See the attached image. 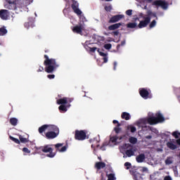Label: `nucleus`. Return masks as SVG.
Returning a JSON list of instances; mask_svg holds the SVG:
<instances>
[{"instance_id": "obj_16", "label": "nucleus", "mask_w": 180, "mask_h": 180, "mask_svg": "<svg viewBox=\"0 0 180 180\" xmlns=\"http://www.w3.org/2000/svg\"><path fill=\"white\" fill-rule=\"evenodd\" d=\"M64 146L63 143H56L55 145V148L56 150V151H59V153H64L65 151H67V146Z\"/></svg>"}, {"instance_id": "obj_35", "label": "nucleus", "mask_w": 180, "mask_h": 180, "mask_svg": "<svg viewBox=\"0 0 180 180\" xmlns=\"http://www.w3.org/2000/svg\"><path fill=\"white\" fill-rule=\"evenodd\" d=\"M10 140H11L12 141H13L14 143H15V144H20V141L12 136H9Z\"/></svg>"}, {"instance_id": "obj_34", "label": "nucleus", "mask_w": 180, "mask_h": 180, "mask_svg": "<svg viewBox=\"0 0 180 180\" xmlns=\"http://www.w3.org/2000/svg\"><path fill=\"white\" fill-rule=\"evenodd\" d=\"M166 165H171L174 161L172 160V158L171 157H167V159L165 161Z\"/></svg>"}, {"instance_id": "obj_23", "label": "nucleus", "mask_w": 180, "mask_h": 180, "mask_svg": "<svg viewBox=\"0 0 180 180\" xmlns=\"http://www.w3.org/2000/svg\"><path fill=\"white\" fill-rule=\"evenodd\" d=\"M58 105H67L68 103V98L63 97V98H60L57 100Z\"/></svg>"}, {"instance_id": "obj_36", "label": "nucleus", "mask_w": 180, "mask_h": 180, "mask_svg": "<svg viewBox=\"0 0 180 180\" xmlns=\"http://www.w3.org/2000/svg\"><path fill=\"white\" fill-rule=\"evenodd\" d=\"M106 175L108 176V179L109 180H116V177L115 176V174L111 173V174H108L106 173Z\"/></svg>"}, {"instance_id": "obj_8", "label": "nucleus", "mask_w": 180, "mask_h": 180, "mask_svg": "<svg viewBox=\"0 0 180 180\" xmlns=\"http://www.w3.org/2000/svg\"><path fill=\"white\" fill-rule=\"evenodd\" d=\"M153 6H160L162 9H168V2L162 0H156L152 3Z\"/></svg>"}, {"instance_id": "obj_26", "label": "nucleus", "mask_w": 180, "mask_h": 180, "mask_svg": "<svg viewBox=\"0 0 180 180\" xmlns=\"http://www.w3.org/2000/svg\"><path fill=\"white\" fill-rule=\"evenodd\" d=\"M8 33V30H6V27L3 26L0 28V36H5Z\"/></svg>"}, {"instance_id": "obj_59", "label": "nucleus", "mask_w": 180, "mask_h": 180, "mask_svg": "<svg viewBox=\"0 0 180 180\" xmlns=\"http://www.w3.org/2000/svg\"><path fill=\"white\" fill-rule=\"evenodd\" d=\"M148 2V4H151V2H153V0H146Z\"/></svg>"}, {"instance_id": "obj_29", "label": "nucleus", "mask_w": 180, "mask_h": 180, "mask_svg": "<svg viewBox=\"0 0 180 180\" xmlns=\"http://www.w3.org/2000/svg\"><path fill=\"white\" fill-rule=\"evenodd\" d=\"M122 139H123V137L122 136H112L110 139L111 143H116L117 141V140H122Z\"/></svg>"}, {"instance_id": "obj_7", "label": "nucleus", "mask_w": 180, "mask_h": 180, "mask_svg": "<svg viewBox=\"0 0 180 180\" xmlns=\"http://www.w3.org/2000/svg\"><path fill=\"white\" fill-rule=\"evenodd\" d=\"M86 130H75V139L79 141H84L86 139Z\"/></svg>"}, {"instance_id": "obj_62", "label": "nucleus", "mask_w": 180, "mask_h": 180, "mask_svg": "<svg viewBox=\"0 0 180 180\" xmlns=\"http://www.w3.org/2000/svg\"><path fill=\"white\" fill-rule=\"evenodd\" d=\"M177 98H178V99H180V96H178Z\"/></svg>"}, {"instance_id": "obj_3", "label": "nucleus", "mask_w": 180, "mask_h": 180, "mask_svg": "<svg viewBox=\"0 0 180 180\" xmlns=\"http://www.w3.org/2000/svg\"><path fill=\"white\" fill-rule=\"evenodd\" d=\"M151 16L156 18V20H158V17L155 13L148 11L147 12V16L143 17V20H141L138 25L139 29H143V27H147L149 23L151 22Z\"/></svg>"}, {"instance_id": "obj_39", "label": "nucleus", "mask_w": 180, "mask_h": 180, "mask_svg": "<svg viewBox=\"0 0 180 180\" xmlns=\"http://www.w3.org/2000/svg\"><path fill=\"white\" fill-rule=\"evenodd\" d=\"M97 51H98V53H99V55L101 56V57H107V56H108V53H105L101 51V49H98L97 50Z\"/></svg>"}, {"instance_id": "obj_13", "label": "nucleus", "mask_w": 180, "mask_h": 180, "mask_svg": "<svg viewBox=\"0 0 180 180\" xmlns=\"http://www.w3.org/2000/svg\"><path fill=\"white\" fill-rule=\"evenodd\" d=\"M123 18H124V15H120V14L116 15H113L108 20V23H110V24L116 23L117 22H119V20L123 19Z\"/></svg>"}, {"instance_id": "obj_52", "label": "nucleus", "mask_w": 180, "mask_h": 180, "mask_svg": "<svg viewBox=\"0 0 180 180\" xmlns=\"http://www.w3.org/2000/svg\"><path fill=\"white\" fill-rule=\"evenodd\" d=\"M113 65V70L114 71H116V67H117V62H114Z\"/></svg>"}, {"instance_id": "obj_32", "label": "nucleus", "mask_w": 180, "mask_h": 180, "mask_svg": "<svg viewBox=\"0 0 180 180\" xmlns=\"http://www.w3.org/2000/svg\"><path fill=\"white\" fill-rule=\"evenodd\" d=\"M10 123L12 126H16L18 124V119L15 117L11 118Z\"/></svg>"}, {"instance_id": "obj_10", "label": "nucleus", "mask_w": 180, "mask_h": 180, "mask_svg": "<svg viewBox=\"0 0 180 180\" xmlns=\"http://www.w3.org/2000/svg\"><path fill=\"white\" fill-rule=\"evenodd\" d=\"M120 26H123V22L112 24L108 26V27H106V25H103V28L105 29V30L113 31V30H117V29H119Z\"/></svg>"}, {"instance_id": "obj_11", "label": "nucleus", "mask_w": 180, "mask_h": 180, "mask_svg": "<svg viewBox=\"0 0 180 180\" xmlns=\"http://www.w3.org/2000/svg\"><path fill=\"white\" fill-rule=\"evenodd\" d=\"M9 11L6 9L0 10V18L2 20H8V19H9Z\"/></svg>"}, {"instance_id": "obj_24", "label": "nucleus", "mask_w": 180, "mask_h": 180, "mask_svg": "<svg viewBox=\"0 0 180 180\" xmlns=\"http://www.w3.org/2000/svg\"><path fill=\"white\" fill-rule=\"evenodd\" d=\"M122 119H124V120H130V114L129 112H124L121 115Z\"/></svg>"}, {"instance_id": "obj_51", "label": "nucleus", "mask_w": 180, "mask_h": 180, "mask_svg": "<svg viewBox=\"0 0 180 180\" xmlns=\"http://www.w3.org/2000/svg\"><path fill=\"white\" fill-rule=\"evenodd\" d=\"M164 180H172V178L171 176H165Z\"/></svg>"}, {"instance_id": "obj_22", "label": "nucleus", "mask_w": 180, "mask_h": 180, "mask_svg": "<svg viewBox=\"0 0 180 180\" xmlns=\"http://www.w3.org/2000/svg\"><path fill=\"white\" fill-rule=\"evenodd\" d=\"M106 167V164L103 162H97L95 164V168L96 169H102L103 168H105Z\"/></svg>"}, {"instance_id": "obj_6", "label": "nucleus", "mask_w": 180, "mask_h": 180, "mask_svg": "<svg viewBox=\"0 0 180 180\" xmlns=\"http://www.w3.org/2000/svg\"><path fill=\"white\" fill-rule=\"evenodd\" d=\"M136 151H137V149L133 147L131 144H129L127 149L124 150V152H122V154H124V158H127V157L130 158V157L134 156Z\"/></svg>"}, {"instance_id": "obj_63", "label": "nucleus", "mask_w": 180, "mask_h": 180, "mask_svg": "<svg viewBox=\"0 0 180 180\" xmlns=\"http://www.w3.org/2000/svg\"><path fill=\"white\" fill-rule=\"evenodd\" d=\"M136 20H139V18H136Z\"/></svg>"}, {"instance_id": "obj_9", "label": "nucleus", "mask_w": 180, "mask_h": 180, "mask_svg": "<svg viewBox=\"0 0 180 180\" xmlns=\"http://www.w3.org/2000/svg\"><path fill=\"white\" fill-rule=\"evenodd\" d=\"M79 4L76 1H73L72 4L71 5V8L72 11L77 15V16H80V15H82V11L79 8Z\"/></svg>"}, {"instance_id": "obj_57", "label": "nucleus", "mask_w": 180, "mask_h": 180, "mask_svg": "<svg viewBox=\"0 0 180 180\" xmlns=\"http://www.w3.org/2000/svg\"><path fill=\"white\" fill-rule=\"evenodd\" d=\"M146 139H148V140L153 139V136H151V135H148L146 136Z\"/></svg>"}, {"instance_id": "obj_5", "label": "nucleus", "mask_w": 180, "mask_h": 180, "mask_svg": "<svg viewBox=\"0 0 180 180\" xmlns=\"http://www.w3.org/2000/svg\"><path fill=\"white\" fill-rule=\"evenodd\" d=\"M53 145H45L44 146H40L39 148H36L37 150H41L42 153H49L46 154V157L49 158H54L56 157V153L53 152Z\"/></svg>"}, {"instance_id": "obj_21", "label": "nucleus", "mask_w": 180, "mask_h": 180, "mask_svg": "<svg viewBox=\"0 0 180 180\" xmlns=\"http://www.w3.org/2000/svg\"><path fill=\"white\" fill-rule=\"evenodd\" d=\"M148 123L153 126V124H157L158 121H157V118L155 117H148Z\"/></svg>"}, {"instance_id": "obj_43", "label": "nucleus", "mask_w": 180, "mask_h": 180, "mask_svg": "<svg viewBox=\"0 0 180 180\" xmlns=\"http://www.w3.org/2000/svg\"><path fill=\"white\" fill-rule=\"evenodd\" d=\"M119 34H120V32H119L118 30L110 32V34H112V36H114V37L119 36Z\"/></svg>"}, {"instance_id": "obj_41", "label": "nucleus", "mask_w": 180, "mask_h": 180, "mask_svg": "<svg viewBox=\"0 0 180 180\" xmlns=\"http://www.w3.org/2000/svg\"><path fill=\"white\" fill-rule=\"evenodd\" d=\"M104 49H105V50H110L112 49V44H105Z\"/></svg>"}, {"instance_id": "obj_12", "label": "nucleus", "mask_w": 180, "mask_h": 180, "mask_svg": "<svg viewBox=\"0 0 180 180\" xmlns=\"http://www.w3.org/2000/svg\"><path fill=\"white\" fill-rule=\"evenodd\" d=\"M147 123H148V118H142L136 122V126L138 127H142V129H146Z\"/></svg>"}, {"instance_id": "obj_44", "label": "nucleus", "mask_w": 180, "mask_h": 180, "mask_svg": "<svg viewBox=\"0 0 180 180\" xmlns=\"http://www.w3.org/2000/svg\"><path fill=\"white\" fill-rule=\"evenodd\" d=\"M124 167H127V169H130V167H131V163L126 162L124 163Z\"/></svg>"}, {"instance_id": "obj_4", "label": "nucleus", "mask_w": 180, "mask_h": 180, "mask_svg": "<svg viewBox=\"0 0 180 180\" xmlns=\"http://www.w3.org/2000/svg\"><path fill=\"white\" fill-rule=\"evenodd\" d=\"M49 130V131L45 134L46 139L48 140H53L60 134V129L56 125L52 124Z\"/></svg>"}, {"instance_id": "obj_19", "label": "nucleus", "mask_w": 180, "mask_h": 180, "mask_svg": "<svg viewBox=\"0 0 180 180\" xmlns=\"http://www.w3.org/2000/svg\"><path fill=\"white\" fill-rule=\"evenodd\" d=\"M155 116L156 122H158V123H162V122L165 120V118H164V116H162V114L160 112L156 113Z\"/></svg>"}, {"instance_id": "obj_15", "label": "nucleus", "mask_w": 180, "mask_h": 180, "mask_svg": "<svg viewBox=\"0 0 180 180\" xmlns=\"http://www.w3.org/2000/svg\"><path fill=\"white\" fill-rule=\"evenodd\" d=\"M139 94L141 98H143V99H148V95H150V92H148L147 89L143 88L139 89Z\"/></svg>"}, {"instance_id": "obj_31", "label": "nucleus", "mask_w": 180, "mask_h": 180, "mask_svg": "<svg viewBox=\"0 0 180 180\" xmlns=\"http://www.w3.org/2000/svg\"><path fill=\"white\" fill-rule=\"evenodd\" d=\"M19 139H20V143H29V139L27 138L23 137V136L22 135L19 136Z\"/></svg>"}, {"instance_id": "obj_20", "label": "nucleus", "mask_w": 180, "mask_h": 180, "mask_svg": "<svg viewBox=\"0 0 180 180\" xmlns=\"http://www.w3.org/2000/svg\"><path fill=\"white\" fill-rule=\"evenodd\" d=\"M145 160H146V155H144V153H141L139 155H137L136 158V162L139 163L144 162Z\"/></svg>"}, {"instance_id": "obj_56", "label": "nucleus", "mask_w": 180, "mask_h": 180, "mask_svg": "<svg viewBox=\"0 0 180 180\" xmlns=\"http://www.w3.org/2000/svg\"><path fill=\"white\" fill-rule=\"evenodd\" d=\"M176 144H178V146H180V138L179 139L176 140Z\"/></svg>"}, {"instance_id": "obj_28", "label": "nucleus", "mask_w": 180, "mask_h": 180, "mask_svg": "<svg viewBox=\"0 0 180 180\" xmlns=\"http://www.w3.org/2000/svg\"><path fill=\"white\" fill-rule=\"evenodd\" d=\"M70 105H60L59 107H58V109L60 110V112H67L68 110V108H70Z\"/></svg>"}, {"instance_id": "obj_60", "label": "nucleus", "mask_w": 180, "mask_h": 180, "mask_svg": "<svg viewBox=\"0 0 180 180\" xmlns=\"http://www.w3.org/2000/svg\"><path fill=\"white\" fill-rule=\"evenodd\" d=\"M30 4H32V2H33V0H28Z\"/></svg>"}, {"instance_id": "obj_14", "label": "nucleus", "mask_w": 180, "mask_h": 180, "mask_svg": "<svg viewBox=\"0 0 180 180\" xmlns=\"http://www.w3.org/2000/svg\"><path fill=\"white\" fill-rule=\"evenodd\" d=\"M73 33H77V34H81L82 30H84V25L82 24H79L72 29Z\"/></svg>"}, {"instance_id": "obj_64", "label": "nucleus", "mask_w": 180, "mask_h": 180, "mask_svg": "<svg viewBox=\"0 0 180 180\" xmlns=\"http://www.w3.org/2000/svg\"><path fill=\"white\" fill-rule=\"evenodd\" d=\"M94 145H91V148H94Z\"/></svg>"}, {"instance_id": "obj_40", "label": "nucleus", "mask_w": 180, "mask_h": 180, "mask_svg": "<svg viewBox=\"0 0 180 180\" xmlns=\"http://www.w3.org/2000/svg\"><path fill=\"white\" fill-rule=\"evenodd\" d=\"M105 11H106V12H111L112 11V5L110 6H105L104 7Z\"/></svg>"}, {"instance_id": "obj_27", "label": "nucleus", "mask_w": 180, "mask_h": 180, "mask_svg": "<svg viewBox=\"0 0 180 180\" xmlns=\"http://www.w3.org/2000/svg\"><path fill=\"white\" fill-rule=\"evenodd\" d=\"M127 27L128 29H136V27H138V25L136 22H129L127 24Z\"/></svg>"}, {"instance_id": "obj_45", "label": "nucleus", "mask_w": 180, "mask_h": 180, "mask_svg": "<svg viewBox=\"0 0 180 180\" xmlns=\"http://www.w3.org/2000/svg\"><path fill=\"white\" fill-rule=\"evenodd\" d=\"M124 44H126V41H122L120 44H118L117 46V50H119V49H120V46H124Z\"/></svg>"}, {"instance_id": "obj_49", "label": "nucleus", "mask_w": 180, "mask_h": 180, "mask_svg": "<svg viewBox=\"0 0 180 180\" xmlns=\"http://www.w3.org/2000/svg\"><path fill=\"white\" fill-rule=\"evenodd\" d=\"M37 71V72H43V71H44V68L39 66V69Z\"/></svg>"}, {"instance_id": "obj_50", "label": "nucleus", "mask_w": 180, "mask_h": 180, "mask_svg": "<svg viewBox=\"0 0 180 180\" xmlns=\"http://www.w3.org/2000/svg\"><path fill=\"white\" fill-rule=\"evenodd\" d=\"M96 47L90 48V51L91 53H95V51H96Z\"/></svg>"}, {"instance_id": "obj_42", "label": "nucleus", "mask_w": 180, "mask_h": 180, "mask_svg": "<svg viewBox=\"0 0 180 180\" xmlns=\"http://www.w3.org/2000/svg\"><path fill=\"white\" fill-rule=\"evenodd\" d=\"M172 136H174V138H176V139H179L180 133L178 132L177 131H174V132L172 133Z\"/></svg>"}, {"instance_id": "obj_47", "label": "nucleus", "mask_w": 180, "mask_h": 180, "mask_svg": "<svg viewBox=\"0 0 180 180\" xmlns=\"http://www.w3.org/2000/svg\"><path fill=\"white\" fill-rule=\"evenodd\" d=\"M132 12H133L132 10H127V11H126V15H127L128 16H131Z\"/></svg>"}, {"instance_id": "obj_37", "label": "nucleus", "mask_w": 180, "mask_h": 180, "mask_svg": "<svg viewBox=\"0 0 180 180\" xmlns=\"http://www.w3.org/2000/svg\"><path fill=\"white\" fill-rule=\"evenodd\" d=\"M127 130H130L131 133H135V131L137 130L136 129V127L129 125L127 127Z\"/></svg>"}, {"instance_id": "obj_58", "label": "nucleus", "mask_w": 180, "mask_h": 180, "mask_svg": "<svg viewBox=\"0 0 180 180\" xmlns=\"http://www.w3.org/2000/svg\"><path fill=\"white\" fill-rule=\"evenodd\" d=\"M139 16H140L141 18H146V16H143V13H140V14H139Z\"/></svg>"}, {"instance_id": "obj_61", "label": "nucleus", "mask_w": 180, "mask_h": 180, "mask_svg": "<svg viewBox=\"0 0 180 180\" xmlns=\"http://www.w3.org/2000/svg\"><path fill=\"white\" fill-rule=\"evenodd\" d=\"M106 1V2H110V1H112V0H105Z\"/></svg>"}, {"instance_id": "obj_48", "label": "nucleus", "mask_w": 180, "mask_h": 180, "mask_svg": "<svg viewBox=\"0 0 180 180\" xmlns=\"http://www.w3.org/2000/svg\"><path fill=\"white\" fill-rule=\"evenodd\" d=\"M47 78H49V79H54V78H56V75H48Z\"/></svg>"}, {"instance_id": "obj_33", "label": "nucleus", "mask_w": 180, "mask_h": 180, "mask_svg": "<svg viewBox=\"0 0 180 180\" xmlns=\"http://www.w3.org/2000/svg\"><path fill=\"white\" fill-rule=\"evenodd\" d=\"M129 141L131 144H136L137 143V138L134 136H131L129 139Z\"/></svg>"}, {"instance_id": "obj_38", "label": "nucleus", "mask_w": 180, "mask_h": 180, "mask_svg": "<svg viewBox=\"0 0 180 180\" xmlns=\"http://www.w3.org/2000/svg\"><path fill=\"white\" fill-rule=\"evenodd\" d=\"M157 25V21L155 20H153L149 25L150 29H153V27H155Z\"/></svg>"}, {"instance_id": "obj_25", "label": "nucleus", "mask_w": 180, "mask_h": 180, "mask_svg": "<svg viewBox=\"0 0 180 180\" xmlns=\"http://www.w3.org/2000/svg\"><path fill=\"white\" fill-rule=\"evenodd\" d=\"M24 26L27 29H29V27H34V22H33V21H28L27 22H25Z\"/></svg>"}, {"instance_id": "obj_17", "label": "nucleus", "mask_w": 180, "mask_h": 180, "mask_svg": "<svg viewBox=\"0 0 180 180\" xmlns=\"http://www.w3.org/2000/svg\"><path fill=\"white\" fill-rule=\"evenodd\" d=\"M174 143H175V139H172V141H169L166 143V146L169 150H176L178 148V146L175 145Z\"/></svg>"}, {"instance_id": "obj_2", "label": "nucleus", "mask_w": 180, "mask_h": 180, "mask_svg": "<svg viewBox=\"0 0 180 180\" xmlns=\"http://www.w3.org/2000/svg\"><path fill=\"white\" fill-rule=\"evenodd\" d=\"M4 8L11 11H16L18 8L23 6V0H5Z\"/></svg>"}, {"instance_id": "obj_18", "label": "nucleus", "mask_w": 180, "mask_h": 180, "mask_svg": "<svg viewBox=\"0 0 180 180\" xmlns=\"http://www.w3.org/2000/svg\"><path fill=\"white\" fill-rule=\"evenodd\" d=\"M52 125L53 124H44V125H42L38 129L39 133L40 134H41V133H44V131H46V130H47V129H48V130H49Z\"/></svg>"}, {"instance_id": "obj_46", "label": "nucleus", "mask_w": 180, "mask_h": 180, "mask_svg": "<svg viewBox=\"0 0 180 180\" xmlns=\"http://www.w3.org/2000/svg\"><path fill=\"white\" fill-rule=\"evenodd\" d=\"M23 153H26L27 154H30V150L27 148H22Z\"/></svg>"}, {"instance_id": "obj_55", "label": "nucleus", "mask_w": 180, "mask_h": 180, "mask_svg": "<svg viewBox=\"0 0 180 180\" xmlns=\"http://www.w3.org/2000/svg\"><path fill=\"white\" fill-rule=\"evenodd\" d=\"M73 99L72 98H68V103H71V102H72Z\"/></svg>"}, {"instance_id": "obj_1", "label": "nucleus", "mask_w": 180, "mask_h": 180, "mask_svg": "<svg viewBox=\"0 0 180 180\" xmlns=\"http://www.w3.org/2000/svg\"><path fill=\"white\" fill-rule=\"evenodd\" d=\"M45 60L44 61V65H45V72L48 74H53L58 67L60 64L57 63V60L55 58H50L49 56H44Z\"/></svg>"}, {"instance_id": "obj_54", "label": "nucleus", "mask_w": 180, "mask_h": 180, "mask_svg": "<svg viewBox=\"0 0 180 180\" xmlns=\"http://www.w3.org/2000/svg\"><path fill=\"white\" fill-rule=\"evenodd\" d=\"M112 123H113V124H120V122H119V121H117V120H114L113 121H112Z\"/></svg>"}, {"instance_id": "obj_53", "label": "nucleus", "mask_w": 180, "mask_h": 180, "mask_svg": "<svg viewBox=\"0 0 180 180\" xmlns=\"http://www.w3.org/2000/svg\"><path fill=\"white\" fill-rule=\"evenodd\" d=\"M103 63H108V56H104L103 58Z\"/></svg>"}, {"instance_id": "obj_30", "label": "nucleus", "mask_w": 180, "mask_h": 180, "mask_svg": "<svg viewBox=\"0 0 180 180\" xmlns=\"http://www.w3.org/2000/svg\"><path fill=\"white\" fill-rule=\"evenodd\" d=\"M120 126H122V124H118L114 128V131H115L116 134H119V133H120V131H122V128H120Z\"/></svg>"}]
</instances>
